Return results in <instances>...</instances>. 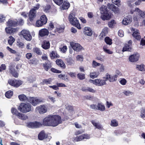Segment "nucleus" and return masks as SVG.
<instances>
[{"mask_svg":"<svg viewBox=\"0 0 145 145\" xmlns=\"http://www.w3.org/2000/svg\"><path fill=\"white\" fill-rule=\"evenodd\" d=\"M61 117L58 115H50L45 117L42 121L45 126L55 127L61 123Z\"/></svg>","mask_w":145,"mask_h":145,"instance_id":"nucleus-1","label":"nucleus"},{"mask_svg":"<svg viewBox=\"0 0 145 145\" xmlns=\"http://www.w3.org/2000/svg\"><path fill=\"white\" fill-rule=\"evenodd\" d=\"M32 106L28 103H21L18 107V110L23 113H26L31 110Z\"/></svg>","mask_w":145,"mask_h":145,"instance_id":"nucleus-2","label":"nucleus"},{"mask_svg":"<svg viewBox=\"0 0 145 145\" xmlns=\"http://www.w3.org/2000/svg\"><path fill=\"white\" fill-rule=\"evenodd\" d=\"M40 5L37 4L35 7L32 8L29 12L28 14L29 19L31 22L34 21L36 16V11L39 8Z\"/></svg>","mask_w":145,"mask_h":145,"instance_id":"nucleus-3","label":"nucleus"},{"mask_svg":"<svg viewBox=\"0 0 145 145\" xmlns=\"http://www.w3.org/2000/svg\"><path fill=\"white\" fill-rule=\"evenodd\" d=\"M19 35L21 37H23L27 41H30L32 39V37L28 30H22L19 33Z\"/></svg>","mask_w":145,"mask_h":145,"instance_id":"nucleus-4","label":"nucleus"},{"mask_svg":"<svg viewBox=\"0 0 145 145\" xmlns=\"http://www.w3.org/2000/svg\"><path fill=\"white\" fill-rule=\"evenodd\" d=\"M35 110L37 112H39L40 114H42L47 112V107L45 105H41L36 107Z\"/></svg>","mask_w":145,"mask_h":145,"instance_id":"nucleus-5","label":"nucleus"},{"mask_svg":"<svg viewBox=\"0 0 145 145\" xmlns=\"http://www.w3.org/2000/svg\"><path fill=\"white\" fill-rule=\"evenodd\" d=\"M27 126L29 128H37L41 126L42 124L40 122L35 121L28 123Z\"/></svg>","mask_w":145,"mask_h":145,"instance_id":"nucleus-6","label":"nucleus"},{"mask_svg":"<svg viewBox=\"0 0 145 145\" xmlns=\"http://www.w3.org/2000/svg\"><path fill=\"white\" fill-rule=\"evenodd\" d=\"M42 101V100L37 97H31L29 100V102L33 106H35Z\"/></svg>","mask_w":145,"mask_h":145,"instance_id":"nucleus-7","label":"nucleus"},{"mask_svg":"<svg viewBox=\"0 0 145 145\" xmlns=\"http://www.w3.org/2000/svg\"><path fill=\"white\" fill-rule=\"evenodd\" d=\"M8 83L12 86L17 87L22 84V82L20 80H10L8 81Z\"/></svg>","mask_w":145,"mask_h":145,"instance_id":"nucleus-8","label":"nucleus"},{"mask_svg":"<svg viewBox=\"0 0 145 145\" xmlns=\"http://www.w3.org/2000/svg\"><path fill=\"white\" fill-rule=\"evenodd\" d=\"M91 82L94 84L99 86H103L106 84L105 81L100 79H96L95 80H90Z\"/></svg>","mask_w":145,"mask_h":145,"instance_id":"nucleus-9","label":"nucleus"},{"mask_svg":"<svg viewBox=\"0 0 145 145\" xmlns=\"http://www.w3.org/2000/svg\"><path fill=\"white\" fill-rule=\"evenodd\" d=\"M131 31L133 32V36L137 40H140L141 39V37L140 33L139 32V31L133 28H131Z\"/></svg>","mask_w":145,"mask_h":145,"instance_id":"nucleus-10","label":"nucleus"},{"mask_svg":"<svg viewBox=\"0 0 145 145\" xmlns=\"http://www.w3.org/2000/svg\"><path fill=\"white\" fill-rule=\"evenodd\" d=\"M72 42L70 43V45L71 47H70V53L69 57L67 59V64L70 65L72 64Z\"/></svg>","mask_w":145,"mask_h":145,"instance_id":"nucleus-11","label":"nucleus"},{"mask_svg":"<svg viewBox=\"0 0 145 145\" xmlns=\"http://www.w3.org/2000/svg\"><path fill=\"white\" fill-rule=\"evenodd\" d=\"M73 50L76 52H79L84 50V48L78 43H73Z\"/></svg>","mask_w":145,"mask_h":145,"instance_id":"nucleus-12","label":"nucleus"},{"mask_svg":"<svg viewBox=\"0 0 145 145\" xmlns=\"http://www.w3.org/2000/svg\"><path fill=\"white\" fill-rule=\"evenodd\" d=\"M139 57V56L138 54H133L130 56L129 60L132 62L137 61L138 60Z\"/></svg>","mask_w":145,"mask_h":145,"instance_id":"nucleus-13","label":"nucleus"},{"mask_svg":"<svg viewBox=\"0 0 145 145\" xmlns=\"http://www.w3.org/2000/svg\"><path fill=\"white\" fill-rule=\"evenodd\" d=\"M132 20V18L130 16H127L124 18L122 21V23L124 25L129 24Z\"/></svg>","mask_w":145,"mask_h":145,"instance_id":"nucleus-14","label":"nucleus"},{"mask_svg":"<svg viewBox=\"0 0 145 145\" xmlns=\"http://www.w3.org/2000/svg\"><path fill=\"white\" fill-rule=\"evenodd\" d=\"M84 34L88 36H91L93 34V32L90 28L89 27H85L83 31Z\"/></svg>","mask_w":145,"mask_h":145,"instance_id":"nucleus-15","label":"nucleus"},{"mask_svg":"<svg viewBox=\"0 0 145 145\" xmlns=\"http://www.w3.org/2000/svg\"><path fill=\"white\" fill-rule=\"evenodd\" d=\"M49 31L46 29H43L40 30L39 32V35L41 37L47 36L48 35Z\"/></svg>","mask_w":145,"mask_h":145,"instance_id":"nucleus-16","label":"nucleus"},{"mask_svg":"<svg viewBox=\"0 0 145 145\" xmlns=\"http://www.w3.org/2000/svg\"><path fill=\"white\" fill-rule=\"evenodd\" d=\"M134 11L137 12L138 15L140 16V17L143 18H145V11L141 10L138 8H136Z\"/></svg>","mask_w":145,"mask_h":145,"instance_id":"nucleus-17","label":"nucleus"},{"mask_svg":"<svg viewBox=\"0 0 145 145\" xmlns=\"http://www.w3.org/2000/svg\"><path fill=\"white\" fill-rule=\"evenodd\" d=\"M101 18L103 20H109L111 18V14L107 12L102 14Z\"/></svg>","mask_w":145,"mask_h":145,"instance_id":"nucleus-18","label":"nucleus"},{"mask_svg":"<svg viewBox=\"0 0 145 145\" xmlns=\"http://www.w3.org/2000/svg\"><path fill=\"white\" fill-rule=\"evenodd\" d=\"M43 67L45 70L47 71L52 67L51 63L50 61H48L43 64Z\"/></svg>","mask_w":145,"mask_h":145,"instance_id":"nucleus-19","label":"nucleus"},{"mask_svg":"<svg viewBox=\"0 0 145 145\" xmlns=\"http://www.w3.org/2000/svg\"><path fill=\"white\" fill-rule=\"evenodd\" d=\"M10 72L14 77L16 78L18 76V74L16 72L12 66H11L10 67Z\"/></svg>","mask_w":145,"mask_h":145,"instance_id":"nucleus-20","label":"nucleus"},{"mask_svg":"<svg viewBox=\"0 0 145 145\" xmlns=\"http://www.w3.org/2000/svg\"><path fill=\"white\" fill-rule=\"evenodd\" d=\"M73 25L75 26L79 29H81L80 25L76 18L73 17Z\"/></svg>","mask_w":145,"mask_h":145,"instance_id":"nucleus-21","label":"nucleus"},{"mask_svg":"<svg viewBox=\"0 0 145 145\" xmlns=\"http://www.w3.org/2000/svg\"><path fill=\"white\" fill-rule=\"evenodd\" d=\"M56 64L63 68L64 69L66 67V66L63 61L60 59H57L56 61Z\"/></svg>","mask_w":145,"mask_h":145,"instance_id":"nucleus-22","label":"nucleus"},{"mask_svg":"<svg viewBox=\"0 0 145 145\" xmlns=\"http://www.w3.org/2000/svg\"><path fill=\"white\" fill-rule=\"evenodd\" d=\"M47 137V135L43 131H41L39 134L38 137V138L42 140Z\"/></svg>","mask_w":145,"mask_h":145,"instance_id":"nucleus-23","label":"nucleus"},{"mask_svg":"<svg viewBox=\"0 0 145 145\" xmlns=\"http://www.w3.org/2000/svg\"><path fill=\"white\" fill-rule=\"evenodd\" d=\"M42 47L45 49H47L49 48L50 47V44L48 41L44 40L43 41Z\"/></svg>","mask_w":145,"mask_h":145,"instance_id":"nucleus-24","label":"nucleus"},{"mask_svg":"<svg viewBox=\"0 0 145 145\" xmlns=\"http://www.w3.org/2000/svg\"><path fill=\"white\" fill-rule=\"evenodd\" d=\"M17 23L16 21L9 20L7 22V25L9 26H15L17 25Z\"/></svg>","mask_w":145,"mask_h":145,"instance_id":"nucleus-25","label":"nucleus"},{"mask_svg":"<svg viewBox=\"0 0 145 145\" xmlns=\"http://www.w3.org/2000/svg\"><path fill=\"white\" fill-rule=\"evenodd\" d=\"M17 117L23 120H25L28 118V117L27 115L20 112L18 113Z\"/></svg>","mask_w":145,"mask_h":145,"instance_id":"nucleus-26","label":"nucleus"},{"mask_svg":"<svg viewBox=\"0 0 145 145\" xmlns=\"http://www.w3.org/2000/svg\"><path fill=\"white\" fill-rule=\"evenodd\" d=\"M100 10L101 14H102L108 12L106 6L105 5L102 6L100 8Z\"/></svg>","mask_w":145,"mask_h":145,"instance_id":"nucleus-27","label":"nucleus"},{"mask_svg":"<svg viewBox=\"0 0 145 145\" xmlns=\"http://www.w3.org/2000/svg\"><path fill=\"white\" fill-rule=\"evenodd\" d=\"M50 56L52 59L57 58L59 57V56L57 54V52L54 51H52L50 54Z\"/></svg>","mask_w":145,"mask_h":145,"instance_id":"nucleus-28","label":"nucleus"},{"mask_svg":"<svg viewBox=\"0 0 145 145\" xmlns=\"http://www.w3.org/2000/svg\"><path fill=\"white\" fill-rule=\"evenodd\" d=\"M108 28L107 27H105L103 29L102 32H101L100 35L102 37H103L106 35V34L108 33Z\"/></svg>","mask_w":145,"mask_h":145,"instance_id":"nucleus-29","label":"nucleus"},{"mask_svg":"<svg viewBox=\"0 0 145 145\" xmlns=\"http://www.w3.org/2000/svg\"><path fill=\"white\" fill-rule=\"evenodd\" d=\"M40 20L44 25L47 22V18L45 15H43L41 16Z\"/></svg>","mask_w":145,"mask_h":145,"instance_id":"nucleus-30","label":"nucleus"},{"mask_svg":"<svg viewBox=\"0 0 145 145\" xmlns=\"http://www.w3.org/2000/svg\"><path fill=\"white\" fill-rule=\"evenodd\" d=\"M18 98L20 101H25L27 99V97L23 94L19 95L18 96Z\"/></svg>","mask_w":145,"mask_h":145,"instance_id":"nucleus-31","label":"nucleus"},{"mask_svg":"<svg viewBox=\"0 0 145 145\" xmlns=\"http://www.w3.org/2000/svg\"><path fill=\"white\" fill-rule=\"evenodd\" d=\"M98 110L102 111H104L105 110V106L99 103L97 105Z\"/></svg>","mask_w":145,"mask_h":145,"instance_id":"nucleus-32","label":"nucleus"},{"mask_svg":"<svg viewBox=\"0 0 145 145\" xmlns=\"http://www.w3.org/2000/svg\"><path fill=\"white\" fill-rule=\"evenodd\" d=\"M91 122L93 125L95 126L96 128L99 129H101L102 128L101 125L99 123H96L95 121H93Z\"/></svg>","mask_w":145,"mask_h":145,"instance_id":"nucleus-33","label":"nucleus"},{"mask_svg":"<svg viewBox=\"0 0 145 145\" xmlns=\"http://www.w3.org/2000/svg\"><path fill=\"white\" fill-rule=\"evenodd\" d=\"M70 6L69 3L67 1H64L62 6V8L63 9H66L68 8Z\"/></svg>","mask_w":145,"mask_h":145,"instance_id":"nucleus-34","label":"nucleus"},{"mask_svg":"<svg viewBox=\"0 0 145 145\" xmlns=\"http://www.w3.org/2000/svg\"><path fill=\"white\" fill-rule=\"evenodd\" d=\"M52 80L51 78L44 79L43 80L42 82H41V84L42 85L49 84L52 82Z\"/></svg>","mask_w":145,"mask_h":145,"instance_id":"nucleus-35","label":"nucleus"},{"mask_svg":"<svg viewBox=\"0 0 145 145\" xmlns=\"http://www.w3.org/2000/svg\"><path fill=\"white\" fill-rule=\"evenodd\" d=\"M33 51L34 53L37 54L39 55H41L42 54V52L40 49L37 47L33 48Z\"/></svg>","mask_w":145,"mask_h":145,"instance_id":"nucleus-36","label":"nucleus"},{"mask_svg":"<svg viewBox=\"0 0 145 145\" xmlns=\"http://www.w3.org/2000/svg\"><path fill=\"white\" fill-rule=\"evenodd\" d=\"M13 95V92L12 91L10 90L7 91L5 94V96L8 98H10Z\"/></svg>","mask_w":145,"mask_h":145,"instance_id":"nucleus-37","label":"nucleus"},{"mask_svg":"<svg viewBox=\"0 0 145 145\" xmlns=\"http://www.w3.org/2000/svg\"><path fill=\"white\" fill-rule=\"evenodd\" d=\"M131 48V46L130 45H128V44H126L123 48L122 50L123 52H125L126 51H130Z\"/></svg>","mask_w":145,"mask_h":145,"instance_id":"nucleus-38","label":"nucleus"},{"mask_svg":"<svg viewBox=\"0 0 145 145\" xmlns=\"http://www.w3.org/2000/svg\"><path fill=\"white\" fill-rule=\"evenodd\" d=\"M105 41L108 44L111 45L112 43V40L108 37H107L105 38Z\"/></svg>","mask_w":145,"mask_h":145,"instance_id":"nucleus-39","label":"nucleus"},{"mask_svg":"<svg viewBox=\"0 0 145 145\" xmlns=\"http://www.w3.org/2000/svg\"><path fill=\"white\" fill-rule=\"evenodd\" d=\"M99 75V73L96 72H91L90 74V76L92 78H97Z\"/></svg>","mask_w":145,"mask_h":145,"instance_id":"nucleus-40","label":"nucleus"},{"mask_svg":"<svg viewBox=\"0 0 145 145\" xmlns=\"http://www.w3.org/2000/svg\"><path fill=\"white\" fill-rule=\"evenodd\" d=\"M78 78L80 80H83L85 79V74L82 73H79L77 74Z\"/></svg>","mask_w":145,"mask_h":145,"instance_id":"nucleus-41","label":"nucleus"},{"mask_svg":"<svg viewBox=\"0 0 145 145\" xmlns=\"http://www.w3.org/2000/svg\"><path fill=\"white\" fill-rule=\"evenodd\" d=\"M84 57L83 55H78L76 57V60L77 61L82 62L83 61Z\"/></svg>","mask_w":145,"mask_h":145,"instance_id":"nucleus-42","label":"nucleus"},{"mask_svg":"<svg viewBox=\"0 0 145 145\" xmlns=\"http://www.w3.org/2000/svg\"><path fill=\"white\" fill-rule=\"evenodd\" d=\"M11 111L13 114L16 115L17 116L18 115V113H20L16 109L13 107L11 108Z\"/></svg>","mask_w":145,"mask_h":145,"instance_id":"nucleus-43","label":"nucleus"},{"mask_svg":"<svg viewBox=\"0 0 145 145\" xmlns=\"http://www.w3.org/2000/svg\"><path fill=\"white\" fill-rule=\"evenodd\" d=\"M44 25V24L40 20H37L35 24L36 26L38 27H41Z\"/></svg>","mask_w":145,"mask_h":145,"instance_id":"nucleus-44","label":"nucleus"},{"mask_svg":"<svg viewBox=\"0 0 145 145\" xmlns=\"http://www.w3.org/2000/svg\"><path fill=\"white\" fill-rule=\"evenodd\" d=\"M15 39L12 36H10L9 39L8 40V42L9 44L10 45H12V43L15 41Z\"/></svg>","mask_w":145,"mask_h":145,"instance_id":"nucleus-45","label":"nucleus"},{"mask_svg":"<svg viewBox=\"0 0 145 145\" xmlns=\"http://www.w3.org/2000/svg\"><path fill=\"white\" fill-rule=\"evenodd\" d=\"M118 122L115 120H112L111 121L110 125L113 127H116L118 125Z\"/></svg>","mask_w":145,"mask_h":145,"instance_id":"nucleus-46","label":"nucleus"},{"mask_svg":"<svg viewBox=\"0 0 145 145\" xmlns=\"http://www.w3.org/2000/svg\"><path fill=\"white\" fill-rule=\"evenodd\" d=\"M47 98V99L49 101H51L53 103H54L56 101L55 98L51 96H48Z\"/></svg>","mask_w":145,"mask_h":145,"instance_id":"nucleus-47","label":"nucleus"},{"mask_svg":"<svg viewBox=\"0 0 145 145\" xmlns=\"http://www.w3.org/2000/svg\"><path fill=\"white\" fill-rule=\"evenodd\" d=\"M144 67V65H137L136 68L138 70L140 71H143Z\"/></svg>","mask_w":145,"mask_h":145,"instance_id":"nucleus-48","label":"nucleus"},{"mask_svg":"<svg viewBox=\"0 0 145 145\" xmlns=\"http://www.w3.org/2000/svg\"><path fill=\"white\" fill-rule=\"evenodd\" d=\"M82 136V135L79 136H77L74 138V140L75 141L78 142L80 141L83 140Z\"/></svg>","mask_w":145,"mask_h":145,"instance_id":"nucleus-49","label":"nucleus"},{"mask_svg":"<svg viewBox=\"0 0 145 145\" xmlns=\"http://www.w3.org/2000/svg\"><path fill=\"white\" fill-rule=\"evenodd\" d=\"M117 77V75L116 74L113 76H110V82H113L115 81L116 80V78Z\"/></svg>","mask_w":145,"mask_h":145,"instance_id":"nucleus-50","label":"nucleus"},{"mask_svg":"<svg viewBox=\"0 0 145 145\" xmlns=\"http://www.w3.org/2000/svg\"><path fill=\"white\" fill-rule=\"evenodd\" d=\"M5 30L6 33L8 34H11L12 33V28L11 27H6L5 29Z\"/></svg>","mask_w":145,"mask_h":145,"instance_id":"nucleus-51","label":"nucleus"},{"mask_svg":"<svg viewBox=\"0 0 145 145\" xmlns=\"http://www.w3.org/2000/svg\"><path fill=\"white\" fill-rule=\"evenodd\" d=\"M116 24L115 21L112 20L111 21L108 22V25L110 27H112L113 26Z\"/></svg>","mask_w":145,"mask_h":145,"instance_id":"nucleus-52","label":"nucleus"},{"mask_svg":"<svg viewBox=\"0 0 145 145\" xmlns=\"http://www.w3.org/2000/svg\"><path fill=\"white\" fill-rule=\"evenodd\" d=\"M100 65V63L96 62L94 60L93 61L92 66L93 67L95 68L97 66H99Z\"/></svg>","mask_w":145,"mask_h":145,"instance_id":"nucleus-53","label":"nucleus"},{"mask_svg":"<svg viewBox=\"0 0 145 145\" xmlns=\"http://www.w3.org/2000/svg\"><path fill=\"white\" fill-rule=\"evenodd\" d=\"M17 45L19 48H23L24 46V43L20 41L17 42Z\"/></svg>","mask_w":145,"mask_h":145,"instance_id":"nucleus-54","label":"nucleus"},{"mask_svg":"<svg viewBox=\"0 0 145 145\" xmlns=\"http://www.w3.org/2000/svg\"><path fill=\"white\" fill-rule=\"evenodd\" d=\"M115 6L113 4L108 3L107 4V7L108 8L111 10L112 11L115 7Z\"/></svg>","mask_w":145,"mask_h":145,"instance_id":"nucleus-55","label":"nucleus"},{"mask_svg":"<svg viewBox=\"0 0 145 145\" xmlns=\"http://www.w3.org/2000/svg\"><path fill=\"white\" fill-rule=\"evenodd\" d=\"M58 76L60 78H61L64 80H66L67 79V76L65 75L61 74L58 75Z\"/></svg>","mask_w":145,"mask_h":145,"instance_id":"nucleus-56","label":"nucleus"},{"mask_svg":"<svg viewBox=\"0 0 145 145\" xmlns=\"http://www.w3.org/2000/svg\"><path fill=\"white\" fill-rule=\"evenodd\" d=\"M110 75L108 73H107L105 75V76L103 77L104 80L105 81V82L107 80H109L110 81Z\"/></svg>","mask_w":145,"mask_h":145,"instance_id":"nucleus-57","label":"nucleus"},{"mask_svg":"<svg viewBox=\"0 0 145 145\" xmlns=\"http://www.w3.org/2000/svg\"><path fill=\"white\" fill-rule=\"evenodd\" d=\"M51 70L52 72L56 73H60L61 72V71L53 68H52Z\"/></svg>","mask_w":145,"mask_h":145,"instance_id":"nucleus-58","label":"nucleus"},{"mask_svg":"<svg viewBox=\"0 0 145 145\" xmlns=\"http://www.w3.org/2000/svg\"><path fill=\"white\" fill-rule=\"evenodd\" d=\"M64 29V27H59L56 28L57 31L59 33H61L63 31Z\"/></svg>","mask_w":145,"mask_h":145,"instance_id":"nucleus-59","label":"nucleus"},{"mask_svg":"<svg viewBox=\"0 0 145 145\" xmlns=\"http://www.w3.org/2000/svg\"><path fill=\"white\" fill-rule=\"evenodd\" d=\"M103 49L104 51L107 54H111L112 53V52L110 51L109 49H107L105 47H103Z\"/></svg>","mask_w":145,"mask_h":145,"instance_id":"nucleus-60","label":"nucleus"},{"mask_svg":"<svg viewBox=\"0 0 145 145\" xmlns=\"http://www.w3.org/2000/svg\"><path fill=\"white\" fill-rule=\"evenodd\" d=\"M54 2L58 5H60L63 2V0H53Z\"/></svg>","mask_w":145,"mask_h":145,"instance_id":"nucleus-61","label":"nucleus"},{"mask_svg":"<svg viewBox=\"0 0 145 145\" xmlns=\"http://www.w3.org/2000/svg\"><path fill=\"white\" fill-rule=\"evenodd\" d=\"M83 140L84 139H88L90 138V136L87 134H84L82 135Z\"/></svg>","mask_w":145,"mask_h":145,"instance_id":"nucleus-62","label":"nucleus"},{"mask_svg":"<svg viewBox=\"0 0 145 145\" xmlns=\"http://www.w3.org/2000/svg\"><path fill=\"white\" fill-rule=\"evenodd\" d=\"M69 20L71 24L72 25V13H71L69 14Z\"/></svg>","mask_w":145,"mask_h":145,"instance_id":"nucleus-63","label":"nucleus"},{"mask_svg":"<svg viewBox=\"0 0 145 145\" xmlns=\"http://www.w3.org/2000/svg\"><path fill=\"white\" fill-rule=\"evenodd\" d=\"M140 116L142 118H145V109H143L142 110Z\"/></svg>","mask_w":145,"mask_h":145,"instance_id":"nucleus-64","label":"nucleus"}]
</instances>
